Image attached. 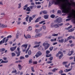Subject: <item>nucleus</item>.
Instances as JSON below:
<instances>
[{
	"mask_svg": "<svg viewBox=\"0 0 75 75\" xmlns=\"http://www.w3.org/2000/svg\"><path fill=\"white\" fill-rule=\"evenodd\" d=\"M74 30V28H72L68 30L69 32H72Z\"/></svg>",
	"mask_w": 75,
	"mask_h": 75,
	"instance_id": "nucleus-25",
	"label": "nucleus"
},
{
	"mask_svg": "<svg viewBox=\"0 0 75 75\" xmlns=\"http://www.w3.org/2000/svg\"><path fill=\"white\" fill-rule=\"evenodd\" d=\"M55 17V15L54 14H52L51 16V18H54Z\"/></svg>",
	"mask_w": 75,
	"mask_h": 75,
	"instance_id": "nucleus-32",
	"label": "nucleus"
},
{
	"mask_svg": "<svg viewBox=\"0 0 75 75\" xmlns=\"http://www.w3.org/2000/svg\"><path fill=\"white\" fill-rule=\"evenodd\" d=\"M58 34H52V36L53 37H57V36H58Z\"/></svg>",
	"mask_w": 75,
	"mask_h": 75,
	"instance_id": "nucleus-26",
	"label": "nucleus"
},
{
	"mask_svg": "<svg viewBox=\"0 0 75 75\" xmlns=\"http://www.w3.org/2000/svg\"><path fill=\"white\" fill-rule=\"evenodd\" d=\"M63 38V37L62 36H60L58 37V40H60V39H61V38Z\"/></svg>",
	"mask_w": 75,
	"mask_h": 75,
	"instance_id": "nucleus-47",
	"label": "nucleus"
},
{
	"mask_svg": "<svg viewBox=\"0 0 75 75\" xmlns=\"http://www.w3.org/2000/svg\"><path fill=\"white\" fill-rule=\"evenodd\" d=\"M57 70H58V69H57L56 68H55L53 69L52 70V71L53 72H56V71H57Z\"/></svg>",
	"mask_w": 75,
	"mask_h": 75,
	"instance_id": "nucleus-14",
	"label": "nucleus"
},
{
	"mask_svg": "<svg viewBox=\"0 0 75 75\" xmlns=\"http://www.w3.org/2000/svg\"><path fill=\"white\" fill-rule=\"evenodd\" d=\"M29 17V16H27V17H26V21H28V19Z\"/></svg>",
	"mask_w": 75,
	"mask_h": 75,
	"instance_id": "nucleus-57",
	"label": "nucleus"
},
{
	"mask_svg": "<svg viewBox=\"0 0 75 75\" xmlns=\"http://www.w3.org/2000/svg\"><path fill=\"white\" fill-rule=\"evenodd\" d=\"M72 69V68H71L69 69H66L64 71V72H69V71H71V70Z\"/></svg>",
	"mask_w": 75,
	"mask_h": 75,
	"instance_id": "nucleus-10",
	"label": "nucleus"
},
{
	"mask_svg": "<svg viewBox=\"0 0 75 75\" xmlns=\"http://www.w3.org/2000/svg\"><path fill=\"white\" fill-rule=\"evenodd\" d=\"M11 55L12 57H14V56H15V55H16V54H15L14 53H11Z\"/></svg>",
	"mask_w": 75,
	"mask_h": 75,
	"instance_id": "nucleus-45",
	"label": "nucleus"
},
{
	"mask_svg": "<svg viewBox=\"0 0 75 75\" xmlns=\"http://www.w3.org/2000/svg\"><path fill=\"white\" fill-rule=\"evenodd\" d=\"M65 1L66 3L68 4L69 6H71V5H72L71 3H69V0H65Z\"/></svg>",
	"mask_w": 75,
	"mask_h": 75,
	"instance_id": "nucleus-15",
	"label": "nucleus"
},
{
	"mask_svg": "<svg viewBox=\"0 0 75 75\" xmlns=\"http://www.w3.org/2000/svg\"><path fill=\"white\" fill-rule=\"evenodd\" d=\"M52 56V54H48L46 55V57H51Z\"/></svg>",
	"mask_w": 75,
	"mask_h": 75,
	"instance_id": "nucleus-22",
	"label": "nucleus"
},
{
	"mask_svg": "<svg viewBox=\"0 0 75 75\" xmlns=\"http://www.w3.org/2000/svg\"><path fill=\"white\" fill-rule=\"evenodd\" d=\"M16 48H17V46L13 47H11L10 48V50L12 52H13V51H14L16 49Z\"/></svg>",
	"mask_w": 75,
	"mask_h": 75,
	"instance_id": "nucleus-7",
	"label": "nucleus"
},
{
	"mask_svg": "<svg viewBox=\"0 0 75 75\" xmlns=\"http://www.w3.org/2000/svg\"><path fill=\"white\" fill-rule=\"evenodd\" d=\"M38 37H41V35H42V34L41 33H39L38 35Z\"/></svg>",
	"mask_w": 75,
	"mask_h": 75,
	"instance_id": "nucleus-52",
	"label": "nucleus"
},
{
	"mask_svg": "<svg viewBox=\"0 0 75 75\" xmlns=\"http://www.w3.org/2000/svg\"><path fill=\"white\" fill-rule=\"evenodd\" d=\"M52 62L51 61H49L47 62V64H51L52 63Z\"/></svg>",
	"mask_w": 75,
	"mask_h": 75,
	"instance_id": "nucleus-55",
	"label": "nucleus"
},
{
	"mask_svg": "<svg viewBox=\"0 0 75 75\" xmlns=\"http://www.w3.org/2000/svg\"><path fill=\"white\" fill-rule=\"evenodd\" d=\"M17 50H18V52H16V54H17V57H19V56H20V54L21 52L20 51V47H18L17 48Z\"/></svg>",
	"mask_w": 75,
	"mask_h": 75,
	"instance_id": "nucleus-6",
	"label": "nucleus"
},
{
	"mask_svg": "<svg viewBox=\"0 0 75 75\" xmlns=\"http://www.w3.org/2000/svg\"><path fill=\"white\" fill-rule=\"evenodd\" d=\"M42 45L45 48V50H47V48H48L49 47H50V45L49 44V43H45L44 42L42 44Z\"/></svg>",
	"mask_w": 75,
	"mask_h": 75,
	"instance_id": "nucleus-2",
	"label": "nucleus"
},
{
	"mask_svg": "<svg viewBox=\"0 0 75 75\" xmlns=\"http://www.w3.org/2000/svg\"><path fill=\"white\" fill-rule=\"evenodd\" d=\"M28 28H29V30H30V31H31V30H32V28H31V26H29Z\"/></svg>",
	"mask_w": 75,
	"mask_h": 75,
	"instance_id": "nucleus-54",
	"label": "nucleus"
},
{
	"mask_svg": "<svg viewBox=\"0 0 75 75\" xmlns=\"http://www.w3.org/2000/svg\"><path fill=\"white\" fill-rule=\"evenodd\" d=\"M18 25H19V24H21V22L20 21H18L17 22Z\"/></svg>",
	"mask_w": 75,
	"mask_h": 75,
	"instance_id": "nucleus-61",
	"label": "nucleus"
},
{
	"mask_svg": "<svg viewBox=\"0 0 75 75\" xmlns=\"http://www.w3.org/2000/svg\"><path fill=\"white\" fill-rule=\"evenodd\" d=\"M32 53L31 51V50H29L28 52V54L29 55H30Z\"/></svg>",
	"mask_w": 75,
	"mask_h": 75,
	"instance_id": "nucleus-24",
	"label": "nucleus"
},
{
	"mask_svg": "<svg viewBox=\"0 0 75 75\" xmlns=\"http://www.w3.org/2000/svg\"><path fill=\"white\" fill-rule=\"evenodd\" d=\"M72 27V25H70L69 27H68V28H67V29H68V30H69V29L71 28Z\"/></svg>",
	"mask_w": 75,
	"mask_h": 75,
	"instance_id": "nucleus-42",
	"label": "nucleus"
},
{
	"mask_svg": "<svg viewBox=\"0 0 75 75\" xmlns=\"http://www.w3.org/2000/svg\"><path fill=\"white\" fill-rule=\"evenodd\" d=\"M50 53V50H47L46 51V55H48V54Z\"/></svg>",
	"mask_w": 75,
	"mask_h": 75,
	"instance_id": "nucleus-30",
	"label": "nucleus"
},
{
	"mask_svg": "<svg viewBox=\"0 0 75 75\" xmlns=\"http://www.w3.org/2000/svg\"><path fill=\"white\" fill-rule=\"evenodd\" d=\"M0 50H1V52H3L4 51L6 50V49H5V48L1 49H0Z\"/></svg>",
	"mask_w": 75,
	"mask_h": 75,
	"instance_id": "nucleus-37",
	"label": "nucleus"
},
{
	"mask_svg": "<svg viewBox=\"0 0 75 75\" xmlns=\"http://www.w3.org/2000/svg\"><path fill=\"white\" fill-rule=\"evenodd\" d=\"M60 1H61V0H53L52 1V3H54L55 5L59 4L61 7V9L62 13L68 14L69 15L67 18H69L66 19V21H70L72 18H75V14L74 12H69V7H67L66 4L61 3Z\"/></svg>",
	"mask_w": 75,
	"mask_h": 75,
	"instance_id": "nucleus-1",
	"label": "nucleus"
},
{
	"mask_svg": "<svg viewBox=\"0 0 75 75\" xmlns=\"http://www.w3.org/2000/svg\"><path fill=\"white\" fill-rule=\"evenodd\" d=\"M58 42L60 43H63L64 42V39L63 38H62L61 40H58Z\"/></svg>",
	"mask_w": 75,
	"mask_h": 75,
	"instance_id": "nucleus-11",
	"label": "nucleus"
},
{
	"mask_svg": "<svg viewBox=\"0 0 75 75\" xmlns=\"http://www.w3.org/2000/svg\"><path fill=\"white\" fill-rule=\"evenodd\" d=\"M50 27L51 28H54V25H50Z\"/></svg>",
	"mask_w": 75,
	"mask_h": 75,
	"instance_id": "nucleus-53",
	"label": "nucleus"
},
{
	"mask_svg": "<svg viewBox=\"0 0 75 75\" xmlns=\"http://www.w3.org/2000/svg\"><path fill=\"white\" fill-rule=\"evenodd\" d=\"M45 21H42L41 22H39V24H42V23H44Z\"/></svg>",
	"mask_w": 75,
	"mask_h": 75,
	"instance_id": "nucleus-35",
	"label": "nucleus"
},
{
	"mask_svg": "<svg viewBox=\"0 0 75 75\" xmlns=\"http://www.w3.org/2000/svg\"><path fill=\"white\" fill-rule=\"evenodd\" d=\"M41 7V5H38L37 6V8H40Z\"/></svg>",
	"mask_w": 75,
	"mask_h": 75,
	"instance_id": "nucleus-50",
	"label": "nucleus"
},
{
	"mask_svg": "<svg viewBox=\"0 0 75 75\" xmlns=\"http://www.w3.org/2000/svg\"><path fill=\"white\" fill-rule=\"evenodd\" d=\"M74 45H75V44H71L70 45V47H73V46H74Z\"/></svg>",
	"mask_w": 75,
	"mask_h": 75,
	"instance_id": "nucleus-58",
	"label": "nucleus"
},
{
	"mask_svg": "<svg viewBox=\"0 0 75 75\" xmlns=\"http://www.w3.org/2000/svg\"><path fill=\"white\" fill-rule=\"evenodd\" d=\"M17 72V71L16 69H15L14 70H13L12 73H15V72Z\"/></svg>",
	"mask_w": 75,
	"mask_h": 75,
	"instance_id": "nucleus-51",
	"label": "nucleus"
},
{
	"mask_svg": "<svg viewBox=\"0 0 75 75\" xmlns=\"http://www.w3.org/2000/svg\"><path fill=\"white\" fill-rule=\"evenodd\" d=\"M68 63V62H63V64L65 65V64H66Z\"/></svg>",
	"mask_w": 75,
	"mask_h": 75,
	"instance_id": "nucleus-43",
	"label": "nucleus"
},
{
	"mask_svg": "<svg viewBox=\"0 0 75 75\" xmlns=\"http://www.w3.org/2000/svg\"><path fill=\"white\" fill-rule=\"evenodd\" d=\"M51 2L50 1H49V6H51Z\"/></svg>",
	"mask_w": 75,
	"mask_h": 75,
	"instance_id": "nucleus-62",
	"label": "nucleus"
},
{
	"mask_svg": "<svg viewBox=\"0 0 75 75\" xmlns=\"http://www.w3.org/2000/svg\"><path fill=\"white\" fill-rule=\"evenodd\" d=\"M25 58H24V57L23 56H21L20 57V59H25Z\"/></svg>",
	"mask_w": 75,
	"mask_h": 75,
	"instance_id": "nucleus-38",
	"label": "nucleus"
},
{
	"mask_svg": "<svg viewBox=\"0 0 75 75\" xmlns=\"http://www.w3.org/2000/svg\"><path fill=\"white\" fill-rule=\"evenodd\" d=\"M42 12L43 14H47V11H42Z\"/></svg>",
	"mask_w": 75,
	"mask_h": 75,
	"instance_id": "nucleus-31",
	"label": "nucleus"
},
{
	"mask_svg": "<svg viewBox=\"0 0 75 75\" xmlns=\"http://www.w3.org/2000/svg\"><path fill=\"white\" fill-rule=\"evenodd\" d=\"M49 59L50 61H52V59H53V57H51L49 58Z\"/></svg>",
	"mask_w": 75,
	"mask_h": 75,
	"instance_id": "nucleus-44",
	"label": "nucleus"
},
{
	"mask_svg": "<svg viewBox=\"0 0 75 75\" xmlns=\"http://www.w3.org/2000/svg\"><path fill=\"white\" fill-rule=\"evenodd\" d=\"M44 17L45 19H48V17H49V15H44Z\"/></svg>",
	"mask_w": 75,
	"mask_h": 75,
	"instance_id": "nucleus-12",
	"label": "nucleus"
},
{
	"mask_svg": "<svg viewBox=\"0 0 75 75\" xmlns=\"http://www.w3.org/2000/svg\"><path fill=\"white\" fill-rule=\"evenodd\" d=\"M33 62V60L32 59H30L29 61V64H32Z\"/></svg>",
	"mask_w": 75,
	"mask_h": 75,
	"instance_id": "nucleus-27",
	"label": "nucleus"
},
{
	"mask_svg": "<svg viewBox=\"0 0 75 75\" xmlns=\"http://www.w3.org/2000/svg\"><path fill=\"white\" fill-rule=\"evenodd\" d=\"M41 18L40 17L38 18L35 21V23H37L39 21V20Z\"/></svg>",
	"mask_w": 75,
	"mask_h": 75,
	"instance_id": "nucleus-19",
	"label": "nucleus"
},
{
	"mask_svg": "<svg viewBox=\"0 0 75 75\" xmlns=\"http://www.w3.org/2000/svg\"><path fill=\"white\" fill-rule=\"evenodd\" d=\"M61 13V11L59 10L57 11V13Z\"/></svg>",
	"mask_w": 75,
	"mask_h": 75,
	"instance_id": "nucleus-59",
	"label": "nucleus"
},
{
	"mask_svg": "<svg viewBox=\"0 0 75 75\" xmlns=\"http://www.w3.org/2000/svg\"><path fill=\"white\" fill-rule=\"evenodd\" d=\"M21 47H23L22 48L23 52H25V50H26V49L27 48V47H28V45H23L21 46Z\"/></svg>",
	"mask_w": 75,
	"mask_h": 75,
	"instance_id": "nucleus-4",
	"label": "nucleus"
},
{
	"mask_svg": "<svg viewBox=\"0 0 75 75\" xmlns=\"http://www.w3.org/2000/svg\"><path fill=\"white\" fill-rule=\"evenodd\" d=\"M31 10V9L29 7H28L26 9V11H30Z\"/></svg>",
	"mask_w": 75,
	"mask_h": 75,
	"instance_id": "nucleus-21",
	"label": "nucleus"
},
{
	"mask_svg": "<svg viewBox=\"0 0 75 75\" xmlns=\"http://www.w3.org/2000/svg\"><path fill=\"white\" fill-rule=\"evenodd\" d=\"M71 55H72V54H71V51H70V50H69L67 55H69V56H71Z\"/></svg>",
	"mask_w": 75,
	"mask_h": 75,
	"instance_id": "nucleus-20",
	"label": "nucleus"
},
{
	"mask_svg": "<svg viewBox=\"0 0 75 75\" xmlns=\"http://www.w3.org/2000/svg\"><path fill=\"white\" fill-rule=\"evenodd\" d=\"M53 48H54V47H51L50 48V51H52V50H53Z\"/></svg>",
	"mask_w": 75,
	"mask_h": 75,
	"instance_id": "nucleus-41",
	"label": "nucleus"
},
{
	"mask_svg": "<svg viewBox=\"0 0 75 75\" xmlns=\"http://www.w3.org/2000/svg\"><path fill=\"white\" fill-rule=\"evenodd\" d=\"M12 36L11 35H9L7 37V38H11Z\"/></svg>",
	"mask_w": 75,
	"mask_h": 75,
	"instance_id": "nucleus-49",
	"label": "nucleus"
},
{
	"mask_svg": "<svg viewBox=\"0 0 75 75\" xmlns=\"http://www.w3.org/2000/svg\"><path fill=\"white\" fill-rule=\"evenodd\" d=\"M65 67H66L67 68H68V67H69V66H68V65H65Z\"/></svg>",
	"mask_w": 75,
	"mask_h": 75,
	"instance_id": "nucleus-64",
	"label": "nucleus"
},
{
	"mask_svg": "<svg viewBox=\"0 0 75 75\" xmlns=\"http://www.w3.org/2000/svg\"><path fill=\"white\" fill-rule=\"evenodd\" d=\"M40 44L35 45V46H34V48H38V47H40Z\"/></svg>",
	"mask_w": 75,
	"mask_h": 75,
	"instance_id": "nucleus-28",
	"label": "nucleus"
},
{
	"mask_svg": "<svg viewBox=\"0 0 75 75\" xmlns=\"http://www.w3.org/2000/svg\"><path fill=\"white\" fill-rule=\"evenodd\" d=\"M35 3L36 4H41V3L40 2H35Z\"/></svg>",
	"mask_w": 75,
	"mask_h": 75,
	"instance_id": "nucleus-48",
	"label": "nucleus"
},
{
	"mask_svg": "<svg viewBox=\"0 0 75 75\" xmlns=\"http://www.w3.org/2000/svg\"><path fill=\"white\" fill-rule=\"evenodd\" d=\"M41 31V30L40 29H36L35 30V32L36 33H38V32H40Z\"/></svg>",
	"mask_w": 75,
	"mask_h": 75,
	"instance_id": "nucleus-33",
	"label": "nucleus"
},
{
	"mask_svg": "<svg viewBox=\"0 0 75 75\" xmlns=\"http://www.w3.org/2000/svg\"><path fill=\"white\" fill-rule=\"evenodd\" d=\"M18 74H19L20 75H22L23 74V71H19L18 73Z\"/></svg>",
	"mask_w": 75,
	"mask_h": 75,
	"instance_id": "nucleus-18",
	"label": "nucleus"
},
{
	"mask_svg": "<svg viewBox=\"0 0 75 75\" xmlns=\"http://www.w3.org/2000/svg\"><path fill=\"white\" fill-rule=\"evenodd\" d=\"M18 67H19V69L20 70L21 69L22 67H21V65H20V64H18Z\"/></svg>",
	"mask_w": 75,
	"mask_h": 75,
	"instance_id": "nucleus-29",
	"label": "nucleus"
},
{
	"mask_svg": "<svg viewBox=\"0 0 75 75\" xmlns=\"http://www.w3.org/2000/svg\"><path fill=\"white\" fill-rule=\"evenodd\" d=\"M72 38V36L71 35H70L69 37L67 38L69 39V40H71V39Z\"/></svg>",
	"mask_w": 75,
	"mask_h": 75,
	"instance_id": "nucleus-36",
	"label": "nucleus"
},
{
	"mask_svg": "<svg viewBox=\"0 0 75 75\" xmlns=\"http://www.w3.org/2000/svg\"><path fill=\"white\" fill-rule=\"evenodd\" d=\"M41 42L40 41L39 42H34V44L35 45H37L38 44H40L41 43Z\"/></svg>",
	"mask_w": 75,
	"mask_h": 75,
	"instance_id": "nucleus-17",
	"label": "nucleus"
},
{
	"mask_svg": "<svg viewBox=\"0 0 75 75\" xmlns=\"http://www.w3.org/2000/svg\"><path fill=\"white\" fill-rule=\"evenodd\" d=\"M29 49H30V48H28L26 51H25V53L27 54V52H28V50H29Z\"/></svg>",
	"mask_w": 75,
	"mask_h": 75,
	"instance_id": "nucleus-56",
	"label": "nucleus"
},
{
	"mask_svg": "<svg viewBox=\"0 0 75 75\" xmlns=\"http://www.w3.org/2000/svg\"><path fill=\"white\" fill-rule=\"evenodd\" d=\"M54 26L55 28H59V26L57 24H55L54 25Z\"/></svg>",
	"mask_w": 75,
	"mask_h": 75,
	"instance_id": "nucleus-16",
	"label": "nucleus"
},
{
	"mask_svg": "<svg viewBox=\"0 0 75 75\" xmlns=\"http://www.w3.org/2000/svg\"><path fill=\"white\" fill-rule=\"evenodd\" d=\"M29 57V56L28 55V54H26L25 55V58H28V57Z\"/></svg>",
	"mask_w": 75,
	"mask_h": 75,
	"instance_id": "nucleus-63",
	"label": "nucleus"
},
{
	"mask_svg": "<svg viewBox=\"0 0 75 75\" xmlns=\"http://www.w3.org/2000/svg\"><path fill=\"white\" fill-rule=\"evenodd\" d=\"M59 74H62V73H63V71L62 70H60L59 71Z\"/></svg>",
	"mask_w": 75,
	"mask_h": 75,
	"instance_id": "nucleus-46",
	"label": "nucleus"
},
{
	"mask_svg": "<svg viewBox=\"0 0 75 75\" xmlns=\"http://www.w3.org/2000/svg\"><path fill=\"white\" fill-rule=\"evenodd\" d=\"M42 55V53L40 51L38 52L35 55V56L36 58H38L39 57L41 56Z\"/></svg>",
	"mask_w": 75,
	"mask_h": 75,
	"instance_id": "nucleus-5",
	"label": "nucleus"
},
{
	"mask_svg": "<svg viewBox=\"0 0 75 75\" xmlns=\"http://www.w3.org/2000/svg\"><path fill=\"white\" fill-rule=\"evenodd\" d=\"M42 28L44 30H45V29H46V26L43 25L42 26Z\"/></svg>",
	"mask_w": 75,
	"mask_h": 75,
	"instance_id": "nucleus-40",
	"label": "nucleus"
},
{
	"mask_svg": "<svg viewBox=\"0 0 75 75\" xmlns=\"http://www.w3.org/2000/svg\"><path fill=\"white\" fill-rule=\"evenodd\" d=\"M63 54H61L59 56V59H61V58H62V57H63Z\"/></svg>",
	"mask_w": 75,
	"mask_h": 75,
	"instance_id": "nucleus-39",
	"label": "nucleus"
},
{
	"mask_svg": "<svg viewBox=\"0 0 75 75\" xmlns=\"http://www.w3.org/2000/svg\"><path fill=\"white\" fill-rule=\"evenodd\" d=\"M69 39H68V38L67 39H64V43L66 42H67L68 41H69Z\"/></svg>",
	"mask_w": 75,
	"mask_h": 75,
	"instance_id": "nucleus-34",
	"label": "nucleus"
},
{
	"mask_svg": "<svg viewBox=\"0 0 75 75\" xmlns=\"http://www.w3.org/2000/svg\"><path fill=\"white\" fill-rule=\"evenodd\" d=\"M21 3H20L18 4V8H21Z\"/></svg>",
	"mask_w": 75,
	"mask_h": 75,
	"instance_id": "nucleus-23",
	"label": "nucleus"
},
{
	"mask_svg": "<svg viewBox=\"0 0 75 75\" xmlns=\"http://www.w3.org/2000/svg\"><path fill=\"white\" fill-rule=\"evenodd\" d=\"M17 33L16 34V38H18V35H19V34H20V32L18 31H17Z\"/></svg>",
	"mask_w": 75,
	"mask_h": 75,
	"instance_id": "nucleus-13",
	"label": "nucleus"
},
{
	"mask_svg": "<svg viewBox=\"0 0 75 75\" xmlns=\"http://www.w3.org/2000/svg\"><path fill=\"white\" fill-rule=\"evenodd\" d=\"M62 19L60 17H59L56 19L55 20V23L57 24H60L61 23Z\"/></svg>",
	"mask_w": 75,
	"mask_h": 75,
	"instance_id": "nucleus-3",
	"label": "nucleus"
},
{
	"mask_svg": "<svg viewBox=\"0 0 75 75\" xmlns=\"http://www.w3.org/2000/svg\"><path fill=\"white\" fill-rule=\"evenodd\" d=\"M58 53H59V54H62V52L61 51H59Z\"/></svg>",
	"mask_w": 75,
	"mask_h": 75,
	"instance_id": "nucleus-60",
	"label": "nucleus"
},
{
	"mask_svg": "<svg viewBox=\"0 0 75 75\" xmlns=\"http://www.w3.org/2000/svg\"><path fill=\"white\" fill-rule=\"evenodd\" d=\"M6 39V38H4L2 40H1L0 42V45H1L3 44V43H4V41H5V40Z\"/></svg>",
	"mask_w": 75,
	"mask_h": 75,
	"instance_id": "nucleus-9",
	"label": "nucleus"
},
{
	"mask_svg": "<svg viewBox=\"0 0 75 75\" xmlns=\"http://www.w3.org/2000/svg\"><path fill=\"white\" fill-rule=\"evenodd\" d=\"M24 37H25V38L26 39H27V38L30 39L31 38V35L29 34L27 35L26 36L25 35H24Z\"/></svg>",
	"mask_w": 75,
	"mask_h": 75,
	"instance_id": "nucleus-8",
	"label": "nucleus"
}]
</instances>
